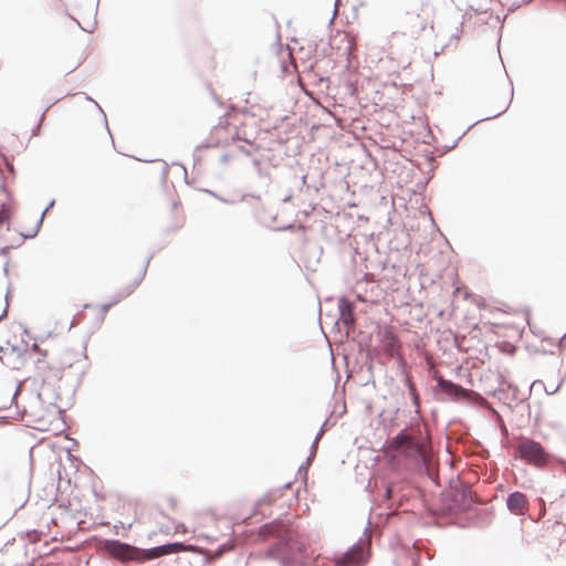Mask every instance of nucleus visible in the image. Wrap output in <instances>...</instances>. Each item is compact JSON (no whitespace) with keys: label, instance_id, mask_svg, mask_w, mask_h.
Segmentation results:
<instances>
[{"label":"nucleus","instance_id":"obj_20","mask_svg":"<svg viewBox=\"0 0 566 566\" xmlns=\"http://www.w3.org/2000/svg\"><path fill=\"white\" fill-rule=\"evenodd\" d=\"M317 443L318 441H316V439H314V441L312 442V446H311V453L310 455L307 457L306 459V465L311 462V460L314 458L315 455V452L317 450Z\"/></svg>","mask_w":566,"mask_h":566},{"label":"nucleus","instance_id":"obj_13","mask_svg":"<svg viewBox=\"0 0 566 566\" xmlns=\"http://www.w3.org/2000/svg\"><path fill=\"white\" fill-rule=\"evenodd\" d=\"M409 22L416 28V30H409V38H416L426 27L419 14L409 17Z\"/></svg>","mask_w":566,"mask_h":566},{"label":"nucleus","instance_id":"obj_8","mask_svg":"<svg viewBox=\"0 0 566 566\" xmlns=\"http://www.w3.org/2000/svg\"><path fill=\"white\" fill-rule=\"evenodd\" d=\"M437 385L443 392L454 400L467 399L470 396V390L442 377L437 378Z\"/></svg>","mask_w":566,"mask_h":566},{"label":"nucleus","instance_id":"obj_34","mask_svg":"<svg viewBox=\"0 0 566 566\" xmlns=\"http://www.w3.org/2000/svg\"><path fill=\"white\" fill-rule=\"evenodd\" d=\"M242 150H243L247 155H249V154H250V151H249V150H247V148H242Z\"/></svg>","mask_w":566,"mask_h":566},{"label":"nucleus","instance_id":"obj_11","mask_svg":"<svg viewBox=\"0 0 566 566\" xmlns=\"http://www.w3.org/2000/svg\"><path fill=\"white\" fill-rule=\"evenodd\" d=\"M149 261H150V256L146 260V263H145V265H144V268L142 270L140 276L135 282H133L130 285L126 286L125 289H123L122 291H119L118 293H116L113 296V298L111 301L113 306L115 304H117L118 302H120L122 300H124L125 297H127L128 295H130L134 292V290L139 285V283L142 282L143 277L146 274Z\"/></svg>","mask_w":566,"mask_h":566},{"label":"nucleus","instance_id":"obj_4","mask_svg":"<svg viewBox=\"0 0 566 566\" xmlns=\"http://www.w3.org/2000/svg\"><path fill=\"white\" fill-rule=\"evenodd\" d=\"M105 548L113 557L120 562L151 559L157 556V554L151 552L146 553L144 549H139L118 539H106Z\"/></svg>","mask_w":566,"mask_h":566},{"label":"nucleus","instance_id":"obj_18","mask_svg":"<svg viewBox=\"0 0 566 566\" xmlns=\"http://www.w3.org/2000/svg\"><path fill=\"white\" fill-rule=\"evenodd\" d=\"M206 192H208L209 195H211L212 197L217 198L218 200H220L221 202L223 203H227V205H233L235 203V200L233 199H227L224 197H221L219 195H217L216 192L211 191V190H206Z\"/></svg>","mask_w":566,"mask_h":566},{"label":"nucleus","instance_id":"obj_3","mask_svg":"<svg viewBox=\"0 0 566 566\" xmlns=\"http://www.w3.org/2000/svg\"><path fill=\"white\" fill-rule=\"evenodd\" d=\"M59 399L60 394L54 384L43 381L36 394V402L40 410L33 411V416L41 421L46 415L55 416L61 413L62 409L57 405Z\"/></svg>","mask_w":566,"mask_h":566},{"label":"nucleus","instance_id":"obj_1","mask_svg":"<svg viewBox=\"0 0 566 566\" xmlns=\"http://www.w3.org/2000/svg\"><path fill=\"white\" fill-rule=\"evenodd\" d=\"M388 449L417 465H427L429 454L427 443L420 431L400 430L389 442Z\"/></svg>","mask_w":566,"mask_h":566},{"label":"nucleus","instance_id":"obj_28","mask_svg":"<svg viewBox=\"0 0 566 566\" xmlns=\"http://www.w3.org/2000/svg\"><path fill=\"white\" fill-rule=\"evenodd\" d=\"M506 109H507V106L503 111H501V112H499V113H496V114H494L492 116L485 117V119L495 118V117L500 116L502 113H504Z\"/></svg>","mask_w":566,"mask_h":566},{"label":"nucleus","instance_id":"obj_25","mask_svg":"<svg viewBox=\"0 0 566 566\" xmlns=\"http://www.w3.org/2000/svg\"><path fill=\"white\" fill-rule=\"evenodd\" d=\"M392 496V486L386 488V497L390 499Z\"/></svg>","mask_w":566,"mask_h":566},{"label":"nucleus","instance_id":"obj_2","mask_svg":"<svg viewBox=\"0 0 566 566\" xmlns=\"http://www.w3.org/2000/svg\"><path fill=\"white\" fill-rule=\"evenodd\" d=\"M370 531H364V536L354 543L345 553L334 556V566H365L370 556Z\"/></svg>","mask_w":566,"mask_h":566},{"label":"nucleus","instance_id":"obj_23","mask_svg":"<svg viewBox=\"0 0 566 566\" xmlns=\"http://www.w3.org/2000/svg\"><path fill=\"white\" fill-rule=\"evenodd\" d=\"M175 528H176V533H186V531H187L185 524H182V523H178Z\"/></svg>","mask_w":566,"mask_h":566},{"label":"nucleus","instance_id":"obj_33","mask_svg":"<svg viewBox=\"0 0 566 566\" xmlns=\"http://www.w3.org/2000/svg\"><path fill=\"white\" fill-rule=\"evenodd\" d=\"M73 20L76 22V24H77L80 28H82V25H81L80 21H77L76 19H73Z\"/></svg>","mask_w":566,"mask_h":566},{"label":"nucleus","instance_id":"obj_14","mask_svg":"<svg viewBox=\"0 0 566 566\" xmlns=\"http://www.w3.org/2000/svg\"><path fill=\"white\" fill-rule=\"evenodd\" d=\"M54 202L55 201L52 200L48 205V207L43 210V212L41 213V216H40V218H39V220L36 222L35 229L32 232L27 233V234L21 233L22 239H31V238H34L38 234V232L40 231V228H41V226L43 223L44 214L49 211V209H51L54 206Z\"/></svg>","mask_w":566,"mask_h":566},{"label":"nucleus","instance_id":"obj_27","mask_svg":"<svg viewBox=\"0 0 566 566\" xmlns=\"http://www.w3.org/2000/svg\"><path fill=\"white\" fill-rule=\"evenodd\" d=\"M324 426L325 424H323L322 428L319 429V431L317 432V434L315 437L316 441H318L322 438V436L324 433Z\"/></svg>","mask_w":566,"mask_h":566},{"label":"nucleus","instance_id":"obj_30","mask_svg":"<svg viewBox=\"0 0 566 566\" xmlns=\"http://www.w3.org/2000/svg\"><path fill=\"white\" fill-rule=\"evenodd\" d=\"M399 36H400V34H399V33L394 32V33L391 34L390 42H391V43H394V41H395L396 39H398Z\"/></svg>","mask_w":566,"mask_h":566},{"label":"nucleus","instance_id":"obj_17","mask_svg":"<svg viewBox=\"0 0 566 566\" xmlns=\"http://www.w3.org/2000/svg\"><path fill=\"white\" fill-rule=\"evenodd\" d=\"M10 218L9 210L6 208V206L2 203L0 205V226L8 221Z\"/></svg>","mask_w":566,"mask_h":566},{"label":"nucleus","instance_id":"obj_22","mask_svg":"<svg viewBox=\"0 0 566 566\" xmlns=\"http://www.w3.org/2000/svg\"><path fill=\"white\" fill-rule=\"evenodd\" d=\"M273 501V496H272V493H268L265 494L262 499H260L258 501V505H262V504H271Z\"/></svg>","mask_w":566,"mask_h":566},{"label":"nucleus","instance_id":"obj_10","mask_svg":"<svg viewBox=\"0 0 566 566\" xmlns=\"http://www.w3.org/2000/svg\"><path fill=\"white\" fill-rule=\"evenodd\" d=\"M526 506V496L522 492H513L507 495L506 507L510 512L518 514L522 513Z\"/></svg>","mask_w":566,"mask_h":566},{"label":"nucleus","instance_id":"obj_9","mask_svg":"<svg viewBox=\"0 0 566 566\" xmlns=\"http://www.w3.org/2000/svg\"><path fill=\"white\" fill-rule=\"evenodd\" d=\"M353 307V303L348 298L340 297L338 300L339 319L348 328L355 324Z\"/></svg>","mask_w":566,"mask_h":566},{"label":"nucleus","instance_id":"obj_5","mask_svg":"<svg viewBox=\"0 0 566 566\" xmlns=\"http://www.w3.org/2000/svg\"><path fill=\"white\" fill-rule=\"evenodd\" d=\"M517 451L528 464L538 468L544 467L548 461V455L542 444L530 438H525L518 443Z\"/></svg>","mask_w":566,"mask_h":566},{"label":"nucleus","instance_id":"obj_12","mask_svg":"<svg viewBox=\"0 0 566 566\" xmlns=\"http://www.w3.org/2000/svg\"><path fill=\"white\" fill-rule=\"evenodd\" d=\"M12 355H17L18 357H20L22 355V352L14 346L0 347V360L3 364L10 366L12 369H18L19 368L18 364L13 363L9 359V356H12Z\"/></svg>","mask_w":566,"mask_h":566},{"label":"nucleus","instance_id":"obj_7","mask_svg":"<svg viewBox=\"0 0 566 566\" xmlns=\"http://www.w3.org/2000/svg\"><path fill=\"white\" fill-rule=\"evenodd\" d=\"M452 507L458 511H467L473 503L472 492L468 485H461L450 491Z\"/></svg>","mask_w":566,"mask_h":566},{"label":"nucleus","instance_id":"obj_24","mask_svg":"<svg viewBox=\"0 0 566 566\" xmlns=\"http://www.w3.org/2000/svg\"><path fill=\"white\" fill-rule=\"evenodd\" d=\"M8 297H9V292H7V294H6V307H4V310L2 311V313L0 315V321L7 315Z\"/></svg>","mask_w":566,"mask_h":566},{"label":"nucleus","instance_id":"obj_31","mask_svg":"<svg viewBox=\"0 0 566 566\" xmlns=\"http://www.w3.org/2000/svg\"><path fill=\"white\" fill-rule=\"evenodd\" d=\"M19 389H20V386L17 387L14 394L12 395V401L15 400L17 396H18V392H19Z\"/></svg>","mask_w":566,"mask_h":566},{"label":"nucleus","instance_id":"obj_21","mask_svg":"<svg viewBox=\"0 0 566 566\" xmlns=\"http://www.w3.org/2000/svg\"><path fill=\"white\" fill-rule=\"evenodd\" d=\"M171 546L175 548V552L190 551L191 548V546H186L184 543L180 542L172 543Z\"/></svg>","mask_w":566,"mask_h":566},{"label":"nucleus","instance_id":"obj_19","mask_svg":"<svg viewBox=\"0 0 566 566\" xmlns=\"http://www.w3.org/2000/svg\"><path fill=\"white\" fill-rule=\"evenodd\" d=\"M457 23V32L451 35V38L455 39L457 41L460 39V34L462 33L463 28V21H459V19H455L454 21Z\"/></svg>","mask_w":566,"mask_h":566},{"label":"nucleus","instance_id":"obj_6","mask_svg":"<svg viewBox=\"0 0 566 566\" xmlns=\"http://www.w3.org/2000/svg\"><path fill=\"white\" fill-rule=\"evenodd\" d=\"M292 544L290 541L285 542L282 546H273L266 552V557L280 558L281 566H304L303 553L301 546H297V552L292 553Z\"/></svg>","mask_w":566,"mask_h":566},{"label":"nucleus","instance_id":"obj_26","mask_svg":"<svg viewBox=\"0 0 566 566\" xmlns=\"http://www.w3.org/2000/svg\"><path fill=\"white\" fill-rule=\"evenodd\" d=\"M112 306H113V305H112V303H111V302H109V303H107V304H104V305L102 306L103 314H105V313H106V312H107Z\"/></svg>","mask_w":566,"mask_h":566},{"label":"nucleus","instance_id":"obj_32","mask_svg":"<svg viewBox=\"0 0 566 566\" xmlns=\"http://www.w3.org/2000/svg\"><path fill=\"white\" fill-rule=\"evenodd\" d=\"M95 105H96V107H98V109L102 112V114H103L104 118L106 119L105 113H104V112L102 111V108L99 107V104H97V103L95 102Z\"/></svg>","mask_w":566,"mask_h":566},{"label":"nucleus","instance_id":"obj_15","mask_svg":"<svg viewBox=\"0 0 566 566\" xmlns=\"http://www.w3.org/2000/svg\"><path fill=\"white\" fill-rule=\"evenodd\" d=\"M406 382H407V386H408L409 394L411 396L412 402L416 406V411L418 412L419 411V396H418V394L416 391V387H415V385L412 384V381L409 378L406 379Z\"/></svg>","mask_w":566,"mask_h":566},{"label":"nucleus","instance_id":"obj_29","mask_svg":"<svg viewBox=\"0 0 566 566\" xmlns=\"http://www.w3.org/2000/svg\"><path fill=\"white\" fill-rule=\"evenodd\" d=\"M223 552H224V548L223 547H219V548L216 549L214 556H220Z\"/></svg>","mask_w":566,"mask_h":566},{"label":"nucleus","instance_id":"obj_16","mask_svg":"<svg viewBox=\"0 0 566 566\" xmlns=\"http://www.w3.org/2000/svg\"><path fill=\"white\" fill-rule=\"evenodd\" d=\"M273 528L274 526L272 523H266L260 527V535L264 537L269 536L273 533Z\"/></svg>","mask_w":566,"mask_h":566}]
</instances>
